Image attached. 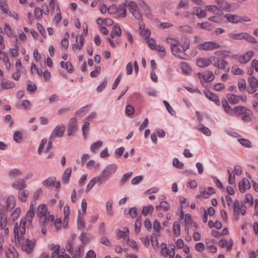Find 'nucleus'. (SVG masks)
<instances>
[{
  "label": "nucleus",
  "instance_id": "nucleus-28",
  "mask_svg": "<svg viewBox=\"0 0 258 258\" xmlns=\"http://www.w3.org/2000/svg\"><path fill=\"white\" fill-rule=\"evenodd\" d=\"M196 129L201 131L204 135L209 136L211 135V131L207 127L205 126L203 124H201L196 126Z\"/></svg>",
  "mask_w": 258,
  "mask_h": 258
},
{
  "label": "nucleus",
  "instance_id": "nucleus-5",
  "mask_svg": "<svg viewBox=\"0 0 258 258\" xmlns=\"http://www.w3.org/2000/svg\"><path fill=\"white\" fill-rule=\"evenodd\" d=\"M128 10L132 15L138 20L142 21L143 16L140 13L137 4L134 2H130L127 4Z\"/></svg>",
  "mask_w": 258,
  "mask_h": 258
},
{
  "label": "nucleus",
  "instance_id": "nucleus-41",
  "mask_svg": "<svg viewBox=\"0 0 258 258\" xmlns=\"http://www.w3.org/2000/svg\"><path fill=\"white\" fill-rule=\"evenodd\" d=\"M56 182V178L55 177H51L47 178L43 182V184L46 186H49L54 184Z\"/></svg>",
  "mask_w": 258,
  "mask_h": 258
},
{
  "label": "nucleus",
  "instance_id": "nucleus-60",
  "mask_svg": "<svg viewBox=\"0 0 258 258\" xmlns=\"http://www.w3.org/2000/svg\"><path fill=\"white\" fill-rule=\"evenodd\" d=\"M100 242L107 246H111V242L108 238L105 236H103L100 238Z\"/></svg>",
  "mask_w": 258,
  "mask_h": 258
},
{
  "label": "nucleus",
  "instance_id": "nucleus-46",
  "mask_svg": "<svg viewBox=\"0 0 258 258\" xmlns=\"http://www.w3.org/2000/svg\"><path fill=\"white\" fill-rule=\"evenodd\" d=\"M82 246H76L75 248V250H73L72 258H79L81 256V247Z\"/></svg>",
  "mask_w": 258,
  "mask_h": 258
},
{
  "label": "nucleus",
  "instance_id": "nucleus-15",
  "mask_svg": "<svg viewBox=\"0 0 258 258\" xmlns=\"http://www.w3.org/2000/svg\"><path fill=\"white\" fill-rule=\"evenodd\" d=\"M253 54V52L252 51H248L239 57V61L240 63H245L250 60Z\"/></svg>",
  "mask_w": 258,
  "mask_h": 258
},
{
  "label": "nucleus",
  "instance_id": "nucleus-63",
  "mask_svg": "<svg viewBox=\"0 0 258 258\" xmlns=\"http://www.w3.org/2000/svg\"><path fill=\"white\" fill-rule=\"evenodd\" d=\"M4 31L6 34L10 37L13 36V32L12 31L11 27L9 26L8 24L6 23L5 24Z\"/></svg>",
  "mask_w": 258,
  "mask_h": 258
},
{
  "label": "nucleus",
  "instance_id": "nucleus-40",
  "mask_svg": "<svg viewBox=\"0 0 258 258\" xmlns=\"http://www.w3.org/2000/svg\"><path fill=\"white\" fill-rule=\"evenodd\" d=\"M243 32H240L239 33H230L228 34V36L234 40H241L242 39Z\"/></svg>",
  "mask_w": 258,
  "mask_h": 258
},
{
  "label": "nucleus",
  "instance_id": "nucleus-21",
  "mask_svg": "<svg viewBox=\"0 0 258 258\" xmlns=\"http://www.w3.org/2000/svg\"><path fill=\"white\" fill-rule=\"evenodd\" d=\"M180 68L182 73L186 75H189L191 72L190 66L186 62H181L180 63Z\"/></svg>",
  "mask_w": 258,
  "mask_h": 258
},
{
  "label": "nucleus",
  "instance_id": "nucleus-47",
  "mask_svg": "<svg viewBox=\"0 0 258 258\" xmlns=\"http://www.w3.org/2000/svg\"><path fill=\"white\" fill-rule=\"evenodd\" d=\"M206 10L215 14H218L219 9L215 6L209 5L206 7Z\"/></svg>",
  "mask_w": 258,
  "mask_h": 258
},
{
  "label": "nucleus",
  "instance_id": "nucleus-37",
  "mask_svg": "<svg viewBox=\"0 0 258 258\" xmlns=\"http://www.w3.org/2000/svg\"><path fill=\"white\" fill-rule=\"evenodd\" d=\"M124 240L126 241L127 244L131 247H132L134 249L136 250H138L139 248L137 243L134 240H131L129 238L128 236H126L124 237Z\"/></svg>",
  "mask_w": 258,
  "mask_h": 258
},
{
  "label": "nucleus",
  "instance_id": "nucleus-17",
  "mask_svg": "<svg viewBox=\"0 0 258 258\" xmlns=\"http://www.w3.org/2000/svg\"><path fill=\"white\" fill-rule=\"evenodd\" d=\"M251 187L250 183L248 179L244 178L239 183V188L240 192H244L246 189H249Z\"/></svg>",
  "mask_w": 258,
  "mask_h": 258
},
{
  "label": "nucleus",
  "instance_id": "nucleus-7",
  "mask_svg": "<svg viewBox=\"0 0 258 258\" xmlns=\"http://www.w3.org/2000/svg\"><path fill=\"white\" fill-rule=\"evenodd\" d=\"M220 45L213 41H207L198 45L197 48L201 50H212L220 47Z\"/></svg>",
  "mask_w": 258,
  "mask_h": 258
},
{
  "label": "nucleus",
  "instance_id": "nucleus-22",
  "mask_svg": "<svg viewBox=\"0 0 258 258\" xmlns=\"http://www.w3.org/2000/svg\"><path fill=\"white\" fill-rule=\"evenodd\" d=\"M0 207H2V216L1 217L0 227L1 229H5L7 225V217L6 215L4 213V207L0 206Z\"/></svg>",
  "mask_w": 258,
  "mask_h": 258
},
{
  "label": "nucleus",
  "instance_id": "nucleus-35",
  "mask_svg": "<svg viewBox=\"0 0 258 258\" xmlns=\"http://www.w3.org/2000/svg\"><path fill=\"white\" fill-rule=\"evenodd\" d=\"M107 178L101 173L100 176H96L92 178L95 184H101L104 183Z\"/></svg>",
  "mask_w": 258,
  "mask_h": 258
},
{
  "label": "nucleus",
  "instance_id": "nucleus-59",
  "mask_svg": "<svg viewBox=\"0 0 258 258\" xmlns=\"http://www.w3.org/2000/svg\"><path fill=\"white\" fill-rule=\"evenodd\" d=\"M22 139V134L19 131H17L14 135V140L18 143L20 142Z\"/></svg>",
  "mask_w": 258,
  "mask_h": 258
},
{
  "label": "nucleus",
  "instance_id": "nucleus-64",
  "mask_svg": "<svg viewBox=\"0 0 258 258\" xmlns=\"http://www.w3.org/2000/svg\"><path fill=\"white\" fill-rule=\"evenodd\" d=\"M173 165L176 168L181 169L183 166V164L180 162L177 158H174L173 160Z\"/></svg>",
  "mask_w": 258,
  "mask_h": 258
},
{
  "label": "nucleus",
  "instance_id": "nucleus-44",
  "mask_svg": "<svg viewBox=\"0 0 258 258\" xmlns=\"http://www.w3.org/2000/svg\"><path fill=\"white\" fill-rule=\"evenodd\" d=\"M198 25L202 29L206 30H211L213 26L209 22H204L202 23H198Z\"/></svg>",
  "mask_w": 258,
  "mask_h": 258
},
{
  "label": "nucleus",
  "instance_id": "nucleus-61",
  "mask_svg": "<svg viewBox=\"0 0 258 258\" xmlns=\"http://www.w3.org/2000/svg\"><path fill=\"white\" fill-rule=\"evenodd\" d=\"M141 35L144 38L145 40H147L149 38L151 35V31L149 29H147L140 32Z\"/></svg>",
  "mask_w": 258,
  "mask_h": 258
},
{
  "label": "nucleus",
  "instance_id": "nucleus-52",
  "mask_svg": "<svg viewBox=\"0 0 258 258\" xmlns=\"http://www.w3.org/2000/svg\"><path fill=\"white\" fill-rule=\"evenodd\" d=\"M65 35L66 37H65L61 42V44L62 47H63L64 48H67L69 46V40L68 38L69 37V34L68 32H66Z\"/></svg>",
  "mask_w": 258,
  "mask_h": 258
},
{
  "label": "nucleus",
  "instance_id": "nucleus-12",
  "mask_svg": "<svg viewBox=\"0 0 258 258\" xmlns=\"http://www.w3.org/2000/svg\"><path fill=\"white\" fill-rule=\"evenodd\" d=\"M14 232L16 243L21 245L23 244L24 237L22 234L20 236L19 235L18 224L17 223L15 224Z\"/></svg>",
  "mask_w": 258,
  "mask_h": 258
},
{
  "label": "nucleus",
  "instance_id": "nucleus-9",
  "mask_svg": "<svg viewBox=\"0 0 258 258\" xmlns=\"http://www.w3.org/2000/svg\"><path fill=\"white\" fill-rule=\"evenodd\" d=\"M36 243V240L35 239H33L30 240L28 238L26 239V243L22 244L21 245L22 249L26 252L27 253H31L35 247Z\"/></svg>",
  "mask_w": 258,
  "mask_h": 258
},
{
  "label": "nucleus",
  "instance_id": "nucleus-33",
  "mask_svg": "<svg viewBox=\"0 0 258 258\" xmlns=\"http://www.w3.org/2000/svg\"><path fill=\"white\" fill-rule=\"evenodd\" d=\"M173 230V233L176 236H180L181 233L180 225L178 221H175L174 222Z\"/></svg>",
  "mask_w": 258,
  "mask_h": 258
},
{
  "label": "nucleus",
  "instance_id": "nucleus-50",
  "mask_svg": "<svg viewBox=\"0 0 258 258\" xmlns=\"http://www.w3.org/2000/svg\"><path fill=\"white\" fill-rule=\"evenodd\" d=\"M151 243L154 249H157L158 248V242L156 236L154 234H152L151 237Z\"/></svg>",
  "mask_w": 258,
  "mask_h": 258
},
{
  "label": "nucleus",
  "instance_id": "nucleus-34",
  "mask_svg": "<svg viewBox=\"0 0 258 258\" xmlns=\"http://www.w3.org/2000/svg\"><path fill=\"white\" fill-rule=\"evenodd\" d=\"M6 204L8 209H13L15 206V198L13 196H9L7 199Z\"/></svg>",
  "mask_w": 258,
  "mask_h": 258
},
{
  "label": "nucleus",
  "instance_id": "nucleus-8",
  "mask_svg": "<svg viewBox=\"0 0 258 258\" xmlns=\"http://www.w3.org/2000/svg\"><path fill=\"white\" fill-rule=\"evenodd\" d=\"M251 110L244 106H237L232 109L230 115L236 116L243 115L245 113L250 114Z\"/></svg>",
  "mask_w": 258,
  "mask_h": 258
},
{
  "label": "nucleus",
  "instance_id": "nucleus-42",
  "mask_svg": "<svg viewBox=\"0 0 258 258\" xmlns=\"http://www.w3.org/2000/svg\"><path fill=\"white\" fill-rule=\"evenodd\" d=\"M108 81L106 78H104L100 84L97 87V91L98 93L102 92L106 87Z\"/></svg>",
  "mask_w": 258,
  "mask_h": 258
},
{
  "label": "nucleus",
  "instance_id": "nucleus-24",
  "mask_svg": "<svg viewBox=\"0 0 258 258\" xmlns=\"http://www.w3.org/2000/svg\"><path fill=\"white\" fill-rule=\"evenodd\" d=\"M219 7L224 10L229 11L231 8L230 5L224 0H216Z\"/></svg>",
  "mask_w": 258,
  "mask_h": 258
},
{
  "label": "nucleus",
  "instance_id": "nucleus-25",
  "mask_svg": "<svg viewBox=\"0 0 258 258\" xmlns=\"http://www.w3.org/2000/svg\"><path fill=\"white\" fill-rule=\"evenodd\" d=\"M221 103L225 112L227 114L230 115L233 108L229 106L226 99L225 98H222L221 100Z\"/></svg>",
  "mask_w": 258,
  "mask_h": 258
},
{
  "label": "nucleus",
  "instance_id": "nucleus-30",
  "mask_svg": "<svg viewBox=\"0 0 258 258\" xmlns=\"http://www.w3.org/2000/svg\"><path fill=\"white\" fill-rule=\"evenodd\" d=\"M72 173V169L71 168H67L63 174L62 181L65 183H68L70 180V177Z\"/></svg>",
  "mask_w": 258,
  "mask_h": 258
},
{
  "label": "nucleus",
  "instance_id": "nucleus-36",
  "mask_svg": "<svg viewBox=\"0 0 258 258\" xmlns=\"http://www.w3.org/2000/svg\"><path fill=\"white\" fill-rule=\"evenodd\" d=\"M242 39H244L248 42L251 43H255L256 42V39L254 37L246 32H243Z\"/></svg>",
  "mask_w": 258,
  "mask_h": 258
},
{
  "label": "nucleus",
  "instance_id": "nucleus-13",
  "mask_svg": "<svg viewBox=\"0 0 258 258\" xmlns=\"http://www.w3.org/2000/svg\"><path fill=\"white\" fill-rule=\"evenodd\" d=\"M91 238L92 236L91 234L86 233L82 231L79 236V239L82 243V245L81 246H83V245L89 243L91 240Z\"/></svg>",
  "mask_w": 258,
  "mask_h": 258
},
{
  "label": "nucleus",
  "instance_id": "nucleus-14",
  "mask_svg": "<svg viewBox=\"0 0 258 258\" xmlns=\"http://www.w3.org/2000/svg\"><path fill=\"white\" fill-rule=\"evenodd\" d=\"M12 187L18 189L19 191L24 189L26 187L25 180L24 179H19L15 181L12 184Z\"/></svg>",
  "mask_w": 258,
  "mask_h": 258
},
{
  "label": "nucleus",
  "instance_id": "nucleus-56",
  "mask_svg": "<svg viewBox=\"0 0 258 258\" xmlns=\"http://www.w3.org/2000/svg\"><path fill=\"white\" fill-rule=\"evenodd\" d=\"M89 126V123L87 121H86L82 126L83 134L85 138H86L88 135Z\"/></svg>",
  "mask_w": 258,
  "mask_h": 258
},
{
  "label": "nucleus",
  "instance_id": "nucleus-4",
  "mask_svg": "<svg viewBox=\"0 0 258 258\" xmlns=\"http://www.w3.org/2000/svg\"><path fill=\"white\" fill-rule=\"evenodd\" d=\"M246 211L245 205L244 204L240 205L239 201L235 199L234 201L233 214L236 219H239L240 214L243 216L245 215Z\"/></svg>",
  "mask_w": 258,
  "mask_h": 258
},
{
  "label": "nucleus",
  "instance_id": "nucleus-3",
  "mask_svg": "<svg viewBox=\"0 0 258 258\" xmlns=\"http://www.w3.org/2000/svg\"><path fill=\"white\" fill-rule=\"evenodd\" d=\"M167 41L168 43H171V49L173 55L182 59H187L188 58V56L181 51L177 44L172 43L173 39L172 38H167Z\"/></svg>",
  "mask_w": 258,
  "mask_h": 258
},
{
  "label": "nucleus",
  "instance_id": "nucleus-32",
  "mask_svg": "<svg viewBox=\"0 0 258 258\" xmlns=\"http://www.w3.org/2000/svg\"><path fill=\"white\" fill-rule=\"evenodd\" d=\"M121 30L120 27L118 25H115L113 27V30L111 31L110 33V36L111 38H114L116 35L120 36H121Z\"/></svg>",
  "mask_w": 258,
  "mask_h": 258
},
{
  "label": "nucleus",
  "instance_id": "nucleus-10",
  "mask_svg": "<svg viewBox=\"0 0 258 258\" xmlns=\"http://www.w3.org/2000/svg\"><path fill=\"white\" fill-rule=\"evenodd\" d=\"M216 57L213 56L210 58H200L197 59V65L201 68L206 67L209 66L212 61H215Z\"/></svg>",
  "mask_w": 258,
  "mask_h": 258
},
{
  "label": "nucleus",
  "instance_id": "nucleus-39",
  "mask_svg": "<svg viewBox=\"0 0 258 258\" xmlns=\"http://www.w3.org/2000/svg\"><path fill=\"white\" fill-rule=\"evenodd\" d=\"M0 10L4 13H8L9 9L6 0H0Z\"/></svg>",
  "mask_w": 258,
  "mask_h": 258
},
{
  "label": "nucleus",
  "instance_id": "nucleus-53",
  "mask_svg": "<svg viewBox=\"0 0 258 258\" xmlns=\"http://www.w3.org/2000/svg\"><path fill=\"white\" fill-rule=\"evenodd\" d=\"M140 7L144 10L146 15L148 16L150 15V9L148 5H147L144 2H142L140 4Z\"/></svg>",
  "mask_w": 258,
  "mask_h": 258
},
{
  "label": "nucleus",
  "instance_id": "nucleus-2",
  "mask_svg": "<svg viewBox=\"0 0 258 258\" xmlns=\"http://www.w3.org/2000/svg\"><path fill=\"white\" fill-rule=\"evenodd\" d=\"M66 131V127L63 124H60L56 125L53 130L48 140V145H52L53 141L56 138L62 137Z\"/></svg>",
  "mask_w": 258,
  "mask_h": 258
},
{
  "label": "nucleus",
  "instance_id": "nucleus-55",
  "mask_svg": "<svg viewBox=\"0 0 258 258\" xmlns=\"http://www.w3.org/2000/svg\"><path fill=\"white\" fill-rule=\"evenodd\" d=\"M51 149V146H39L38 153L41 155L43 153H46Z\"/></svg>",
  "mask_w": 258,
  "mask_h": 258
},
{
  "label": "nucleus",
  "instance_id": "nucleus-45",
  "mask_svg": "<svg viewBox=\"0 0 258 258\" xmlns=\"http://www.w3.org/2000/svg\"><path fill=\"white\" fill-rule=\"evenodd\" d=\"M248 81L250 87L258 86V80L254 76H251L248 78Z\"/></svg>",
  "mask_w": 258,
  "mask_h": 258
},
{
  "label": "nucleus",
  "instance_id": "nucleus-6",
  "mask_svg": "<svg viewBox=\"0 0 258 258\" xmlns=\"http://www.w3.org/2000/svg\"><path fill=\"white\" fill-rule=\"evenodd\" d=\"M78 131L77 119L76 117L71 118L68 125L67 132L69 136H74Z\"/></svg>",
  "mask_w": 258,
  "mask_h": 258
},
{
  "label": "nucleus",
  "instance_id": "nucleus-43",
  "mask_svg": "<svg viewBox=\"0 0 258 258\" xmlns=\"http://www.w3.org/2000/svg\"><path fill=\"white\" fill-rule=\"evenodd\" d=\"M231 72L235 75H240L243 73V71L239 68L236 64L233 65L231 68Z\"/></svg>",
  "mask_w": 258,
  "mask_h": 258
},
{
  "label": "nucleus",
  "instance_id": "nucleus-51",
  "mask_svg": "<svg viewBox=\"0 0 258 258\" xmlns=\"http://www.w3.org/2000/svg\"><path fill=\"white\" fill-rule=\"evenodd\" d=\"M243 202L244 204L249 203L250 206H252L253 204V198L251 195L247 194L245 198L243 200Z\"/></svg>",
  "mask_w": 258,
  "mask_h": 258
},
{
  "label": "nucleus",
  "instance_id": "nucleus-48",
  "mask_svg": "<svg viewBox=\"0 0 258 258\" xmlns=\"http://www.w3.org/2000/svg\"><path fill=\"white\" fill-rule=\"evenodd\" d=\"M119 15L121 17H125L126 15V11L124 5H120L119 9L117 10Z\"/></svg>",
  "mask_w": 258,
  "mask_h": 258
},
{
  "label": "nucleus",
  "instance_id": "nucleus-49",
  "mask_svg": "<svg viewBox=\"0 0 258 258\" xmlns=\"http://www.w3.org/2000/svg\"><path fill=\"white\" fill-rule=\"evenodd\" d=\"M204 79L206 81H212L214 79V76L212 71H208L207 74L204 76Z\"/></svg>",
  "mask_w": 258,
  "mask_h": 258
},
{
  "label": "nucleus",
  "instance_id": "nucleus-38",
  "mask_svg": "<svg viewBox=\"0 0 258 258\" xmlns=\"http://www.w3.org/2000/svg\"><path fill=\"white\" fill-rule=\"evenodd\" d=\"M154 211V208L151 205H148L143 208L142 214L144 216H147L148 214H152Z\"/></svg>",
  "mask_w": 258,
  "mask_h": 258
},
{
  "label": "nucleus",
  "instance_id": "nucleus-19",
  "mask_svg": "<svg viewBox=\"0 0 258 258\" xmlns=\"http://www.w3.org/2000/svg\"><path fill=\"white\" fill-rule=\"evenodd\" d=\"M184 222H185V230L186 231L187 233L188 234L189 226H191L194 222L191 218L190 214H186L185 215V218H184Z\"/></svg>",
  "mask_w": 258,
  "mask_h": 258
},
{
  "label": "nucleus",
  "instance_id": "nucleus-54",
  "mask_svg": "<svg viewBox=\"0 0 258 258\" xmlns=\"http://www.w3.org/2000/svg\"><path fill=\"white\" fill-rule=\"evenodd\" d=\"M164 105L165 106L168 111L172 115H174L175 114V111L170 106L169 103L166 100H164L163 101Z\"/></svg>",
  "mask_w": 258,
  "mask_h": 258
},
{
  "label": "nucleus",
  "instance_id": "nucleus-26",
  "mask_svg": "<svg viewBox=\"0 0 258 258\" xmlns=\"http://www.w3.org/2000/svg\"><path fill=\"white\" fill-rule=\"evenodd\" d=\"M84 215L82 214L80 211H78V216L77 218V225L79 229H81L85 227V223L84 221Z\"/></svg>",
  "mask_w": 258,
  "mask_h": 258
},
{
  "label": "nucleus",
  "instance_id": "nucleus-31",
  "mask_svg": "<svg viewBox=\"0 0 258 258\" xmlns=\"http://www.w3.org/2000/svg\"><path fill=\"white\" fill-rule=\"evenodd\" d=\"M1 87L4 89H9L15 87V84L12 81L7 80L1 83Z\"/></svg>",
  "mask_w": 258,
  "mask_h": 258
},
{
  "label": "nucleus",
  "instance_id": "nucleus-62",
  "mask_svg": "<svg viewBox=\"0 0 258 258\" xmlns=\"http://www.w3.org/2000/svg\"><path fill=\"white\" fill-rule=\"evenodd\" d=\"M18 49H19V46L18 45V44L16 43L15 44V48L11 49L10 50V54L12 56L17 57L18 55V54H19Z\"/></svg>",
  "mask_w": 258,
  "mask_h": 258
},
{
  "label": "nucleus",
  "instance_id": "nucleus-1",
  "mask_svg": "<svg viewBox=\"0 0 258 258\" xmlns=\"http://www.w3.org/2000/svg\"><path fill=\"white\" fill-rule=\"evenodd\" d=\"M37 213L40 219V222L43 225L47 224L49 221L53 222L54 219V216L50 215L47 211V207L45 204H41L38 206Z\"/></svg>",
  "mask_w": 258,
  "mask_h": 258
},
{
  "label": "nucleus",
  "instance_id": "nucleus-16",
  "mask_svg": "<svg viewBox=\"0 0 258 258\" xmlns=\"http://www.w3.org/2000/svg\"><path fill=\"white\" fill-rule=\"evenodd\" d=\"M229 22L232 23H237L241 21V17L236 15L230 14H227L224 16Z\"/></svg>",
  "mask_w": 258,
  "mask_h": 258
},
{
  "label": "nucleus",
  "instance_id": "nucleus-58",
  "mask_svg": "<svg viewBox=\"0 0 258 258\" xmlns=\"http://www.w3.org/2000/svg\"><path fill=\"white\" fill-rule=\"evenodd\" d=\"M37 89L36 85L34 83H30L27 85V90L31 93H34Z\"/></svg>",
  "mask_w": 258,
  "mask_h": 258
},
{
  "label": "nucleus",
  "instance_id": "nucleus-18",
  "mask_svg": "<svg viewBox=\"0 0 258 258\" xmlns=\"http://www.w3.org/2000/svg\"><path fill=\"white\" fill-rule=\"evenodd\" d=\"M227 98L228 102L231 104H236L240 101L241 97L232 94H228Z\"/></svg>",
  "mask_w": 258,
  "mask_h": 258
},
{
  "label": "nucleus",
  "instance_id": "nucleus-20",
  "mask_svg": "<svg viewBox=\"0 0 258 258\" xmlns=\"http://www.w3.org/2000/svg\"><path fill=\"white\" fill-rule=\"evenodd\" d=\"M22 174V171L18 168H13L10 170L8 173L9 176L11 178H15L21 176Z\"/></svg>",
  "mask_w": 258,
  "mask_h": 258
},
{
  "label": "nucleus",
  "instance_id": "nucleus-11",
  "mask_svg": "<svg viewBox=\"0 0 258 258\" xmlns=\"http://www.w3.org/2000/svg\"><path fill=\"white\" fill-rule=\"evenodd\" d=\"M117 168V166L115 164L108 165L103 170L102 173L107 178L112 174L115 173Z\"/></svg>",
  "mask_w": 258,
  "mask_h": 258
},
{
  "label": "nucleus",
  "instance_id": "nucleus-57",
  "mask_svg": "<svg viewBox=\"0 0 258 258\" xmlns=\"http://www.w3.org/2000/svg\"><path fill=\"white\" fill-rule=\"evenodd\" d=\"M238 87L240 91L244 90L246 89V82L244 79H241L239 81Z\"/></svg>",
  "mask_w": 258,
  "mask_h": 258
},
{
  "label": "nucleus",
  "instance_id": "nucleus-27",
  "mask_svg": "<svg viewBox=\"0 0 258 258\" xmlns=\"http://www.w3.org/2000/svg\"><path fill=\"white\" fill-rule=\"evenodd\" d=\"M34 205L33 204H31L30 206V209L28 211L27 214L25 217L28 219V221L29 223H31L32 221V218L34 216Z\"/></svg>",
  "mask_w": 258,
  "mask_h": 258
},
{
  "label": "nucleus",
  "instance_id": "nucleus-29",
  "mask_svg": "<svg viewBox=\"0 0 258 258\" xmlns=\"http://www.w3.org/2000/svg\"><path fill=\"white\" fill-rule=\"evenodd\" d=\"M29 195V191L27 190L22 189L18 192L19 199L22 202H25Z\"/></svg>",
  "mask_w": 258,
  "mask_h": 258
},
{
  "label": "nucleus",
  "instance_id": "nucleus-23",
  "mask_svg": "<svg viewBox=\"0 0 258 258\" xmlns=\"http://www.w3.org/2000/svg\"><path fill=\"white\" fill-rule=\"evenodd\" d=\"M192 13L199 18H204L206 16V12L201 8L195 7L193 8Z\"/></svg>",
  "mask_w": 258,
  "mask_h": 258
}]
</instances>
